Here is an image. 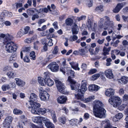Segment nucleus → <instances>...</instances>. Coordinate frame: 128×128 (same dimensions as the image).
<instances>
[{"label": "nucleus", "mask_w": 128, "mask_h": 128, "mask_svg": "<svg viewBox=\"0 0 128 128\" xmlns=\"http://www.w3.org/2000/svg\"><path fill=\"white\" fill-rule=\"evenodd\" d=\"M68 80L70 84V87L72 90H75L76 92L75 94L76 98L78 100H83V94L87 90V87L81 86L80 89L78 88L80 85L76 83L74 80H72L70 77L68 78Z\"/></svg>", "instance_id": "obj_1"}, {"label": "nucleus", "mask_w": 128, "mask_h": 128, "mask_svg": "<svg viewBox=\"0 0 128 128\" xmlns=\"http://www.w3.org/2000/svg\"><path fill=\"white\" fill-rule=\"evenodd\" d=\"M93 107V114L96 117L103 118L106 117V111L103 107V104L100 101L96 100Z\"/></svg>", "instance_id": "obj_2"}, {"label": "nucleus", "mask_w": 128, "mask_h": 128, "mask_svg": "<svg viewBox=\"0 0 128 128\" xmlns=\"http://www.w3.org/2000/svg\"><path fill=\"white\" fill-rule=\"evenodd\" d=\"M4 44L6 50L8 52H12L15 51L17 48V44L10 40L6 39L4 40Z\"/></svg>", "instance_id": "obj_3"}, {"label": "nucleus", "mask_w": 128, "mask_h": 128, "mask_svg": "<svg viewBox=\"0 0 128 128\" xmlns=\"http://www.w3.org/2000/svg\"><path fill=\"white\" fill-rule=\"evenodd\" d=\"M108 102L114 107H117L120 105L121 100L119 97L113 96L109 99Z\"/></svg>", "instance_id": "obj_4"}, {"label": "nucleus", "mask_w": 128, "mask_h": 128, "mask_svg": "<svg viewBox=\"0 0 128 128\" xmlns=\"http://www.w3.org/2000/svg\"><path fill=\"white\" fill-rule=\"evenodd\" d=\"M55 81L57 89L60 92L64 94H68V92L65 90V86L63 83L57 80H55Z\"/></svg>", "instance_id": "obj_5"}, {"label": "nucleus", "mask_w": 128, "mask_h": 128, "mask_svg": "<svg viewBox=\"0 0 128 128\" xmlns=\"http://www.w3.org/2000/svg\"><path fill=\"white\" fill-rule=\"evenodd\" d=\"M60 70L64 74L65 72H67L66 73L68 74V75H70V76H69L68 78L69 77H70L72 80H73L71 78V77L74 76V72L73 70H70V68L68 67L65 68V67H64V68H63L62 67L60 68Z\"/></svg>", "instance_id": "obj_6"}, {"label": "nucleus", "mask_w": 128, "mask_h": 128, "mask_svg": "<svg viewBox=\"0 0 128 128\" xmlns=\"http://www.w3.org/2000/svg\"><path fill=\"white\" fill-rule=\"evenodd\" d=\"M86 26L89 30L95 31L96 29L97 24L95 22H93L89 18H88L86 23Z\"/></svg>", "instance_id": "obj_7"}, {"label": "nucleus", "mask_w": 128, "mask_h": 128, "mask_svg": "<svg viewBox=\"0 0 128 128\" xmlns=\"http://www.w3.org/2000/svg\"><path fill=\"white\" fill-rule=\"evenodd\" d=\"M106 20L103 25V28L104 30H106L108 29L109 27H112L114 25V22L110 20V18L107 16L105 18Z\"/></svg>", "instance_id": "obj_8"}, {"label": "nucleus", "mask_w": 128, "mask_h": 128, "mask_svg": "<svg viewBox=\"0 0 128 128\" xmlns=\"http://www.w3.org/2000/svg\"><path fill=\"white\" fill-rule=\"evenodd\" d=\"M30 104L31 105L32 109L31 111L32 113L34 114H38V110H37V109L40 107V104L37 102H34L33 104L30 103Z\"/></svg>", "instance_id": "obj_9"}, {"label": "nucleus", "mask_w": 128, "mask_h": 128, "mask_svg": "<svg viewBox=\"0 0 128 128\" xmlns=\"http://www.w3.org/2000/svg\"><path fill=\"white\" fill-rule=\"evenodd\" d=\"M47 67L53 72L58 71L59 69V66L56 62H52L50 63L48 66Z\"/></svg>", "instance_id": "obj_10"}, {"label": "nucleus", "mask_w": 128, "mask_h": 128, "mask_svg": "<svg viewBox=\"0 0 128 128\" xmlns=\"http://www.w3.org/2000/svg\"><path fill=\"white\" fill-rule=\"evenodd\" d=\"M44 92L41 94H39L40 98L42 100L47 101L49 99V95L46 92Z\"/></svg>", "instance_id": "obj_11"}, {"label": "nucleus", "mask_w": 128, "mask_h": 128, "mask_svg": "<svg viewBox=\"0 0 128 128\" xmlns=\"http://www.w3.org/2000/svg\"><path fill=\"white\" fill-rule=\"evenodd\" d=\"M45 117H33L32 118V121L34 122L37 124H40L42 122L45 120Z\"/></svg>", "instance_id": "obj_12"}, {"label": "nucleus", "mask_w": 128, "mask_h": 128, "mask_svg": "<svg viewBox=\"0 0 128 128\" xmlns=\"http://www.w3.org/2000/svg\"><path fill=\"white\" fill-rule=\"evenodd\" d=\"M105 74L106 77L108 78L112 79L114 78L112 71L110 69L106 70L105 72Z\"/></svg>", "instance_id": "obj_13"}, {"label": "nucleus", "mask_w": 128, "mask_h": 128, "mask_svg": "<svg viewBox=\"0 0 128 128\" xmlns=\"http://www.w3.org/2000/svg\"><path fill=\"white\" fill-rule=\"evenodd\" d=\"M29 102L30 103L33 104L34 102V101H37L39 99L38 98V96L34 93H32L30 94Z\"/></svg>", "instance_id": "obj_14"}, {"label": "nucleus", "mask_w": 128, "mask_h": 128, "mask_svg": "<svg viewBox=\"0 0 128 128\" xmlns=\"http://www.w3.org/2000/svg\"><path fill=\"white\" fill-rule=\"evenodd\" d=\"M45 120H44V123L45 124L47 128H54L55 126L48 119L46 118H45Z\"/></svg>", "instance_id": "obj_15"}, {"label": "nucleus", "mask_w": 128, "mask_h": 128, "mask_svg": "<svg viewBox=\"0 0 128 128\" xmlns=\"http://www.w3.org/2000/svg\"><path fill=\"white\" fill-rule=\"evenodd\" d=\"M67 100V98L64 96H60L57 98L58 102L60 104H64Z\"/></svg>", "instance_id": "obj_16"}, {"label": "nucleus", "mask_w": 128, "mask_h": 128, "mask_svg": "<svg viewBox=\"0 0 128 128\" xmlns=\"http://www.w3.org/2000/svg\"><path fill=\"white\" fill-rule=\"evenodd\" d=\"M15 80L16 81L17 85L18 86L22 87L25 84V82L20 78H15Z\"/></svg>", "instance_id": "obj_17"}, {"label": "nucleus", "mask_w": 128, "mask_h": 128, "mask_svg": "<svg viewBox=\"0 0 128 128\" xmlns=\"http://www.w3.org/2000/svg\"><path fill=\"white\" fill-rule=\"evenodd\" d=\"M114 90L110 88L106 90L105 92V95L108 96L110 97L114 94Z\"/></svg>", "instance_id": "obj_18"}, {"label": "nucleus", "mask_w": 128, "mask_h": 128, "mask_svg": "<svg viewBox=\"0 0 128 128\" xmlns=\"http://www.w3.org/2000/svg\"><path fill=\"white\" fill-rule=\"evenodd\" d=\"M69 64L70 65L72 68L76 70H79L80 68L78 67V63L74 62H69Z\"/></svg>", "instance_id": "obj_19"}, {"label": "nucleus", "mask_w": 128, "mask_h": 128, "mask_svg": "<svg viewBox=\"0 0 128 128\" xmlns=\"http://www.w3.org/2000/svg\"><path fill=\"white\" fill-rule=\"evenodd\" d=\"M17 56L16 54H12L9 58L8 61L9 63H12L17 60Z\"/></svg>", "instance_id": "obj_20"}, {"label": "nucleus", "mask_w": 128, "mask_h": 128, "mask_svg": "<svg viewBox=\"0 0 128 128\" xmlns=\"http://www.w3.org/2000/svg\"><path fill=\"white\" fill-rule=\"evenodd\" d=\"M123 115L122 113H119L116 114V116L114 117L113 120L114 122H116L119 120L123 116Z\"/></svg>", "instance_id": "obj_21"}, {"label": "nucleus", "mask_w": 128, "mask_h": 128, "mask_svg": "<svg viewBox=\"0 0 128 128\" xmlns=\"http://www.w3.org/2000/svg\"><path fill=\"white\" fill-rule=\"evenodd\" d=\"M12 120V117L10 116H8L5 119L4 122V124L5 125H8L11 123Z\"/></svg>", "instance_id": "obj_22"}, {"label": "nucleus", "mask_w": 128, "mask_h": 128, "mask_svg": "<svg viewBox=\"0 0 128 128\" xmlns=\"http://www.w3.org/2000/svg\"><path fill=\"white\" fill-rule=\"evenodd\" d=\"M72 30L73 34H78L79 31V29L76 24H74L72 28Z\"/></svg>", "instance_id": "obj_23"}, {"label": "nucleus", "mask_w": 128, "mask_h": 128, "mask_svg": "<svg viewBox=\"0 0 128 128\" xmlns=\"http://www.w3.org/2000/svg\"><path fill=\"white\" fill-rule=\"evenodd\" d=\"M107 16H104L102 18H101L98 22V25L100 28H103V24L104 21L106 20L105 18Z\"/></svg>", "instance_id": "obj_24"}, {"label": "nucleus", "mask_w": 128, "mask_h": 128, "mask_svg": "<svg viewBox=\"0 0 128 128\" xmlns=\"http://www.w3.org/2000/svg\"><path fill=\"white\" fill-rule=\"evenodd\" d=\"M38 82L41 86H44L46 84V80L43 78L40 77H38Z\"/></svg>", "instance_id": "obj_25"}, {"label": "nucleus", "mask_w": 128, "mask_h": 128, "mask_svg": "<svg viewBox=\"0 0 128 128\" xmlns=\"http://www.w3.org/2000/svg\"><path fill=\"white\" fill-rule=\"evenodd\" d=\"M36 9L34 8H30L27 10L28 14L30 16L33 15L34 13L36 12Z\"/></svg>", "instance_id": "obj_26"}, {"label": "nucleus", "mask_w": 128, "mask_h": 128, "mask_svg": "<svg viewBox=\"0 0 128 128\" xmlns=\"http://www.w3.org/2000/svg\"><path fill=\"white\" fill-rule=\"evenodd\" d=\"M120 80H121L122 83L124 84H126L128 81V77L123 76L122 77Z\"/></svg>", "instance_id": "obj_27"}, {"label": "nucleus", "mask_w": 128, "mask_h": 128, "mask_svg": "<svg viewBox=\"0 0 128 128\" xmlns=\"http://www.w3.org/2000/svg\"><path fill=\"white\" fill-rule=\"evenodd\" d=\"M46 82L47 85L49 86H52L54 83L53 80L50 78L47 79Z\"/></svg>", "instance_id": "obj_28"}, {"label": "nucleus", "mask_w": 128, "mask_h": 128, "mask_svg": "<svg viewBox=\"0 0 128 128\" xmlns=\"http://www.w3.org/2000/svg\"><path fill=\"white\" fill-rule=\"evenodd\" d=\"M14 114L16 115H19L22 114L23 112L20 110L16 108L14 109L13 110Z\"/></svg>", "instance_id": "obj_29"}, {"label": "nucleus", "mask_w": 128, "mask_h": 128, "mask_svg": "<svg viewBox=\"0 0 128 128\" xmlns=\"http://www.w3.org/2000/svg\"><path fill=\"white\" fill-rule=\"evenodd\" d=\"M46 110L44 108H40L38 110V114H44L46 113Z\"/></svg>", "instance_id": "obj_30"}, {"label": "nucleus", "mask_w": 128, "mask_h": 128, "mask_svg": "<svg viewBox=\"0 0 128 128\" xmlns=\"http://www.w3.org/2000/svg\"><path fill=\"white\" fill-rule=\"evenodd\" d=\"M103 6L102 5H100L97 6L95 9V11L99 12L103 11Z\"/></svg>", "instance_id": "obj_31"}, {"label": "nucleus", "mask_w": 128, "mask_h": 128, "mask_svg": "<svg viewBox=\"0 0 128 128\" xmlns=\"http://www.w3.org/2000/svg\"><path fill=\"white\" fill-rule=\"evenodd\" d=\"M43 11L44 12L47 13L49 11L50 12H52V10L50 9V6H47V8H45L42 9Z\"/></svg>", "instance_id": "obj_32"}, {"label": "nucleus", "mask_w": 128, "mask_h": 128, "mask_svg": "<svg viewBox=\"0 0 128 128\" xmlns=\"http://www.w3.org/2000/svg\"><path fill=\"white\" fill-rule=\"evenodd\" d=\"M126 2H124L118 4L116 6L120 10L126 4Z\"/></svg>", "instance_id": "obj_33"}, {"label": "nucleus", "mask_w": 128, "mask_h": 128, "mask_svg": "<svg viewBox=\"0 0 128 128\" xmlns=\"http://www.w3.org/2000/svg\"><path fill=\"white\" fill-rule=\"evenodd\" d=\"M6 75L9 78H14L15 75L14 73L12 71L7 72Z\"/></svg>", "instance_id": "obj_34"}, {"label": "nucleus", "mask_w": 128, "mask_h": 128, "mask_svg": "<svg viewBox=\"0 0 128 128\" xmlns=\"http://www.w3.org/2000/svg\"><path fill=\"white\" fill-rule=\"evenodd\" d=\"M51 114L54 122L55 123L56 122V118L55 112L54 111H52Z\"/></svg>", "instance_id": "obj_35"}, {"label": "nucleus", "mask_w": 128, "mask_h": 128, "mask_svg": "<svg viewBox=\"0 0 128 128\" xmlns=\"http://www.w3.org/2000/svg\"><path fill=\"white\" fill-rule=\"evenodd\" d=\"M106 123V126L105 127V128H117L116 127H113L111 126L110 125V123L109 121H106L104 122Z\"/></svg>", "instance_id": "obj_36"}, {"label": "nucleus", "mask_w": 128, "mask_h": 128, "mask_svg": "<svg viewBox=\"0 0 128 128\" xmlns=\"http://www.w3.org/2000/svg\"><path fill=\"white\" fill-rule=\"evenodd\" d=\"M10 88L9 84L3 85L2 87V88L4 91H6V89L7 90L9 89Z\"/></svg>", "instance_id": "obj_37"}, {"label": "nucleus", "mask_w": 128, "mask_h": 128, "mask_svg": "<svg viewBox=\"0 0 128 128\" xmlns=\"http://www.w3.org/2000/svg\"><path fill=\"white\" fill-rule=\"evenodd\" d=\"M73 20L71 18H69L66 20V24L68 26H71L72 22Z\"/></svg>", "instance_id": "obj_38"}, {"label": "nucleus", "mask_w": 128, "mask_h": 128, "mask_svg": "<svg viewBox=\"0 0 128 128\" xmlns=\"http://www.w3.org/2000/svg\"><path fill=\"white\" fill-rule=\"evenodd\" d=\"M79 54L82 56H84L86 52L85 50L83 49H80L78 50Z\"/></svg>", "instance_id": "obj_39"}, {"label": "nucleus", "mask_w": 128, "mask_h": 128, "mask_svg": "<svg viewBox=\"0 0 128 128\" xmlns=\"http://www.w3.org/2000/svg\"><path fill=\"white\" fill-rule=\"evenodd\" d=\"M100 76V74H95L92 76V79L93 80H95L98 78Z\"/></svg>", "instance_id": "obj_40"}, {"label": "nucleus", "mask_w": 128, "mask_h": 128, "mask_svg": "<svg viewBox=\"0 0 128 128\" xmlns=\"http://www.w3.org/2000/svg\"><path fill=\"white\" fill-rule=\"evenodd\" d=\"M59 122L62 124H64L66 121V119L65 117H62L60 118L59 119Z\"/></svg>", "instance_id": "obj_41"}, {"label": "nucleus", "mask_w": 128, "mask_h": 128, "mask_svg": "<svg viewBox=\"0 0 128 128\" xmlns=\"http://www.w3.org/2000/svg\"><path fill=\"white\" fill-rule=\"evenodd\" d=\"M86 16H82L80 17H78L76 18V20L80 21L82 20H84L86 18Z\"/></svg>", "instance_id": "obj_42"}, {"label": "nucleus", "mask_w": 128, "mask_h": 128, "mask_svg": "<svg viewBox=\"0 0 128 128\" xmlns=\"http://www.w3.org/2000/svg\"><path fill=\"white\" fill-rule=\"evenodd\" d=\"M24 34L23 31L22 30H20L18 33L17 36L18 38H20L22 35Z\"/></svg>", "instance_id": "obj_43"}, {"label": "nucleus", "mask_w": 128, "mask_h": 128, "mask_svg": "<svg viewBox=\"0 0 128 128\" xmlns=\"http://www.w3.org/2000/svg\"><path fill=\"white\" fill-rule=\"evenodd\" d=\"M116 52H118V53L116 54V55H118L120 54V55L122 56H124L125 55V53L124 52H120V51L118 50H115Z\"/></svg>", "instance_id": "obj_44"}, {"label": "nucleus", "mask_w": 128, "mask_h": 128, "mask_svg": "<svg viewBox=\"0 0 128 128\" xmlns=\"http://www.w3.org/2000/svg\"><path fill=\"white\" fill-rule=\"evenodd\" d=\"M78 121V120L75 118L71 120H69L70 123L71 125H73L76 124Z\"/></svg>", "instance_id": "obj_45"}, {"label": "nucleus", "mask_w": 128, "mask_h": 128, "mask_svg": "<svg viewBox=\"0 0 128 128\" xmlns=\"http://www.w3.org/2000/svg\"><path fill=\"white\" fill-rule=\"evenodd\" d=\"M0 37H1L3 38H4V40L6 39H7L8 40H10V36H6V35L4 34H0Z\"/></svg>", "instance_id": "obj_46"}, {"label": "nucleus", "mask_w": 128, "mask_h": 128, "mask_svg": "<svg viewBox=\"0 0 128 128\" xmlns=\"http://www.w3.org/2000/svg\"><path fill=\"white\" fill-rule=\"evenodd\" d=\"M94 99V96H92L86 99V102H88Z\"/></svg>", "instance_id": "obj_47"}, {"label": "nucleus", "mask_w": 128, "mask_h": 128, "mask_svg": "<svg viewBox=\"0 0 128 128\" xmlns=\"http://www.w3.org/2000/svg\"><path fill=\"white\" fill-rule=\"evenodd\" d=\"M18 128H22L23 125L24 124V122H19L18 123Z\"/></svg>", "instance_id": "obj_48"}, {"label": "nucleus", "mask_w": 128, "mask_h": 128, "mask_svg": "<svg viewBox=\"0 0 128 128\" xmlns=\"http://www.w3.org/2000/svg\"><path fill=\"white\" fill-rule=\"evenodd\" d=\"M30 56L31 58L34 60L36 59V56L35 53L34 51L32 52L30 54Z\"/></svg>", "instance_id": "obj_49"}, {"label": "nucleus", "mask_w": 128, "mask_h": 128, "mask_svg": "<svg viewBox=\"0 0 128 128\" xmlns=\"http://www.w3.org/2000/svg\"><path fill=\"white\" fill-rule=\"evenodd\" d=\"M34 48L36 50H38V46L39 44V41H37L34 43Z\"/></svg>", "instance_id": "obj_50"}, {"label": "nucleus", "mask_w": 128, "mask_h": 128, "mask_svg": "<svg viewBox=\"0 0 128 128\" xmlns=\"http://www.w3.org/2000/svg\"><path fill=\"white\" fill-rule=\"evenodd\" d=\"M97 70L95 68L92 69L90 70L88 72V74H92L95 73L97 72Z\"/></svg>", "instance_id": "obj_51"}, {"label": "nucleus", "mask_w": 128, "mask_h": 128, "mask_svg": "<svg viewBox=\"0 0 128 128\" xmlns=\"http://www.w3.org/2000/svg\"><path fill=\"white\" fill-rule=\"evenodd\" d=\"M58 48L57 46H55L54 49L53 51L52 52L53 54H58Z\"/></svg>", "instance_id": "obj_52"}, {"label": "nucleus", "mask_w": 128, "mask_h": 128, "mask_svg": "<svg viewBox=\"0 0 128 128\" xmlns=\"http://www.w3.org/2000/svg\"><path fill=\"white\" fill-rule=\"evenodd\" d=\"M39 18V16L38 14H35L32 15V20H34L36 19H38Z\"/></svg>", "instance_id": "obj_53"}, {"label": "nucleus", "mask_w": 128, "mask_h": 128, "mask_svg": "<svg viewBox=\"0 0 128 128\" xmlns=\"http://www.w3.org/2000/svg\"><path fill=\"white\" fill-rule=\"evenodd\" d=\"M107 62L106 64V65L107 66H109L110 65V62L112 61V60L110 58H107L106 60Z\"/></svg>", "instance_id": "obj_54"}, {"label": "nucleus", "mask_w": 128, "mask_h": 128, "mask_svg": "<svg viewBox=\"0 0 128 128\" xmlns=\"http://www.w3.org/2000/svg\"><path fill=\"white\" fill-rule=\"evenodd\" d=\"M87 4L88 6L89 7H90L92 6L93 0H87Z\"/></svg>", "instance_id": "obj_55"}, {"label": "nucleus", "mask_w": 128, "mask_h": 128, "mask_svg": "<svg viewBox=\"0 0 128 128\" xmlns=\"http://www.w3.org/2000/svg\"><path fill=\"white\" fill-rule=\"evenodd\" d=\"M94 84L90 85L89 86L88 89L90 91H94Z\"/></svg>", "instance_id": "obj_56"}, {"label": "nucleus", "mask_w": 128, "mask_h": 128, "mask_svg": "<svg viewBox=\"0 0 128 128\" xmlns=\"http://www.w3.org/2000/svg\"><path fill=\"white\" fill-rule=\"evenodd\" d=\"M100 50V47L99 46H97L95 48L94 51V54L96 55L99 52Z\"/></svg>", "instance_id": "obj_57"}, {"label": "nucleus", "mask_w": 128, "mask_h": 128, "mask_svg": "<svg viewBox=\"0 0 128 128\" xmlns=\"http://www.w3.org/2000/svg\"><path fill=\"white\" fill-rule=\"evenodd\" d=\"M46 20L44 19H40L39 20L38 22V24L39 26H40V25L42 23L44 22Z\"/></svg>", "instance_id": "obj_58"}, {"label": "nucleus", "mask_w": 128, "mask_h": 128, "mask_svg": "<svg viewBox=\"0 0 128 128\" xmlns=\"http://www.w3.org/2000/svg\"><path fill=\"white\" fill-rule=\"evenodd\" d=\"M23 60L25 62H29L30 61V59L28 56H26L24 57Z\"/></svg>", "instance_id": "obj_59"}, {"label": "nucleus", "mask_w": 128, "mask_h": 128, "mask_svg": "<svg viewBox=\"0 0 128 128\" xmlns=\"http://www.w3.org/2000/svg\"><path fill=\"white\" fill-rule=\"evenodd\" d=\"M11 69V68L10 66H8L4 68L3 69V70L7 72L10 70Z\"/></svg>", "instance_id": "obj_60"}, {"label": "nucleus", "mask_w": 128, "mask_h": 128, "mask_svg": "<svg viewBox=\"0 0 128 128\" xmlns=\"http://www.w3.org/2000/svg\"><path fill=\"white\" fill-rule=\"evenodd\" d=\"M32 41V40L30 38L26 39L24 40L25 42L27 43H30Z\"/></svg>", "instance_id": "obj_61"}, {"label": "nucleus", "mask_w": 128, "mask_h": 128, "mask_svg": "<svg viewBox=\"0 0 128 128\" xmlns=\"http://www.w3.org/2000/svg\"><path fill=\"white\" fill-rule=\"evenodd\" d=\"M94 91L96 92L98 91L99 89L100 88V87L96 84H94Z\"/></svg>", "instance_id": "obj_62"}, {"label": "nucleus", "mask_w": 128, "mask_h": 128, "mask_svg": "<svg viewBox=\"0 0 128 128\" xmlns=\"http://www.w3.org/2000/svg\"><path fill=\"white\" fill-rule=\"evenodd\" d=\"M90 115L87 113H86L84 114V118L86 120H87L89 118Z\"/></svg>", "instance_id": "obj_63"}, {"label": "nucleus", "mask_w": 128, "mask_h": 128, "mask_svg": "<svg viewBox=\"0 0 128 128\" xmlns=\"http://www.w3.org/2000/svg\"><path fill=\"white\" fill-rule=\"evenodd\" d=\"M122 17L124 22L127 21L128 22V16L123 15Z\"/></svg>", "instance_id": "obj_64"}]
</instances>
